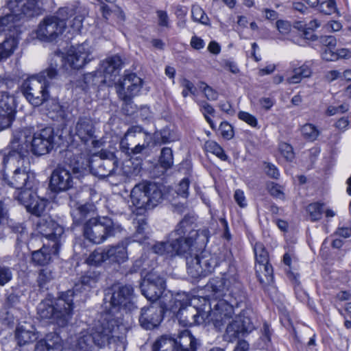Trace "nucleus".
I'll use <instances>...</instances> for the list:
<instances>
[{
	"label": "nucleus",
	"mask_w": 351,
	"mask_h": 351,
	"mask_svg": "<svg viewBox=\"0 0 351 351\" xmlns=\"http://www.w3.org/2000/svg\"><path fill=\"white\" fill-rule=\"evenodd\" d=\"M195 221L193 214L185 215L169 233L168 241L157 242L152 250L159 255L184 257L189 275L198 278L211 274L219 265V259L217 254L204 249L208 241V231L195 230Z\"/></svg>",
	"instance_id": "1"
},
{
	"label": "nucleus",
	"mask_w": 351,
	"mask_h": 351,
	"mask_svg": "<svg viewBox=\"0 0 351 351\" xmlns=\"http://www.w3.org/2000/svg\"><path fill=\"white\" fill-rule=\"evenodd\" d=\"M100 277V271L95 269H89L81 276L73 290L62 292L57 298L48 293L45 297V319H51L50 322L56 323L60 327L66 326L72 316L75 291H89L95 288Z\"/></svg>",
	"instance_id": "2"
},
{
	"label": "nucleus",
	"mask_w": 351,
	"mask_h": 351,
	"mask_svg": "<svg viewBox=\"0 0 351 351\" xmlns=\"http://www.w3.org/2000/svg\"><path fill=\"white\" fill-rule=\"evenodd\" d=\"M44 129L33 132L32 128H25L15 130L10 143L11 149L5 154L3 163L5 165L10 159H23L28 153V148L34 156L44 154Z\"/></svg>",
	"instance_id": "3"
},
{
	"label": "nucleus",
	"mask_w": 351,
	"mask_h": 351,
	"mask_svg": "<svg viewBox=\"0 0 351 351\" xmlns=\"http://www.w3.org/2000/svg\"><path fill=\"white\" fill-rule=\"evenodd\" d=\"M232 295H227L220 299L209 312H206L205 325L212 324L217 331H221L225 325L233 319L234 308H238L245 298L242 283L235 282Z\"/></svg>",
	"instance_id": "4"
},
{
	"label": "nucleus",
	"mask_w": 351,
	"mask_h": 351,
	"mask_svg": "<svg viewBox=\"0 0 351 351\" xmlns=\"http://www.w3.org/2000/svg\"><path fill=\"white\" fill-rule=\"evenodd\" d=\"M163 199L162 185L144 181L136 184L131 191L130 200L138 210H150L158 206Z\"/></svg>",
	"instance_id": "5"
},
{
	"label": "nucleus",
	"mask_w": 351,
	"mask_h": 351,
	"mask_svg": "<svg viewBox=\"0 0 351 351\" xmlns=\"http://www.w3.org/2000/svg\"><path fill=\"white\" fill-rule=\"evenodd\" d=\"M122 230L121 226L108 217H91L84 223L85 239L94 244H100L108 237H114Z\"/></svg>",
	"instance_id": "6"
},
{
	"label": "nucleus",
	"mask_w": 351,
	"mask_h": 351,
	"mask_svg": "<svg viewBox=\"0 0 351 351\" xmlns=\"http://www.w3.org/2000/svg\"><path fill=\"white\" fill-rule=\"evenodd\" d=\"M171 303L170 310L176 313L177 319L182 326L205 325L206 312L192 306L186 294L178 293L171 300Z\"/></svg>",
	"instance_id": "7"
},
{
	"label": "nucleus",
	"mask_w": 351,
	"mask_h": 351,
	"mask_svg": "<svg viewBox=\"0 0 351 351\" xmlns=\"http://www.w3.org/2000/svg\"><path fill=\"white\" fill-rule=\"evenodd\" d=\"M105 300H109L112 312L113 310L132 312L137 308L134 302V288L130 285H113L107 290Z\"/></svg>",
	"instance_id": "8"
},
{
	"label": "nucleus",
	"mask_w": 351,
	"mask_h": 351,
	"mask_svg": "<svg viewBox=\"0 0 351 351\" xmlns=\"http://www.w3.org/2000/svg\"><path fill=\"white\" fill-rule=\"evenodd\" d=\"M143 86V80L136 73L125 74L122 79L115 84L119 99L123 102V108H134L133 99L140 92Z\"/></svg>",
	"instance_id": "9"
},
{
	"label": "nucleus",
	"mask_w": 351,
	"mask_h": 351,
	"mask_svg": "<svg viewBox=\"0 0 351 351\" xmlns=\"http://www.w3.org/2000/svg\"><path fill=\"white\" fill-rule=\"evenodd\" d=\"M7 184L16 189L19 192L16 198L21 204L27 203V199L31 196L30 189L33 187L34 180V174L27 171L25 169L16 168L11 177H5Z\"/></svg>",
	"instance_id": "10"
},
{
	"label": "nucleus",
	"mask_w": 351,
	"mask_h": 351,
	"mask_svg": "<svg viewBox=\"0 0 351 351\" xmlns=\"http://www.w3.org/2000/svg\"><path fill=\"white\" fill-rule=\"evenodd\" d=\"M235 282L241 283L237 278V276L231 274L230 272L225 273L221 277H215L211 278L206 285V289L210 293L209 297L213 298L216 300L226 298L227 295L235 294L232 293L234 289Z\"/></svg>",
	"instance_id": "11"
},
{
	"label": "nucleus",
	"mask_w": 351,
	"mask_h": 351,
	"mask_svg": "<svg viewBox=\"0 0 351 351\" xmlns=\"http://www.w3.org/2000/svg\"><path fill=\"white\" fill-rule=\"evenodd\" d=\"M91 53L90 47L87 41L82 43L75 47L72 46L66 53V56L60 51L56 52L61 62L65 66L73 69H80L90 61L89 56Z\"/></svg>",
	"instance_id": "12"
},
{
	"label": "nucleus",
	"mask_w": 351,
	"mask_h": 351,
	"mask_svg": "<svg viewBox=\"0 0 351 351\" xmlns=\"http://www.w3.org/2000/svg\"><path fill=\"white\" fill-rule=\"evenodd\" d=\"M118 165V160L114 153L103 151L99 156L88 161L87 166L91 173L99 178H106L112 175Z\"/></svg>",
	"instance_id": "13"
},
{
	"label": "nucleus",
	"mask_w": 351,
	"mask_h": 351,
	"mask_svg": "<svg viewBox=\"0 0 351 351\" xmlns=\"http://www.w3.org/2000/svg\"><path fill=\"white\" fill-rule=\"evenodd\" d=\"M64 233V228L55 221L45 219V261L51 259V256L58 255L60 246V237Z\"/></svg>",
	"instance_id": "14"
},
{
	"label": "nucleus",
	"mask_w": 351,
	"mask_h": 351,
	"mask_svg": "<svg viewBox=\"0 0 351 351\" xmlns=\"http://www.w3.org/2000/svg\"><path fill=\"white\" fill-rule=\"evenodd\" d=\"M226 325V328L223 335V339L228 342H233L241 336L252 331L254 328L250 317L240 313Z\"/></svg>",
	"instance_id": "15"
},
{
	"label": "nucleus",
	"mask_w": 351,
	"mask_h": 351,
	"mask_svg": "<svg viewBox=\"0 0 351 351\" xmlns=\"http://www.w3.org/2000/svg\"><path fill=\"white\" fill-rule=\"evenodd\" d=\"M166 288L165 278L155 272L148 273L141 284L142 294L149 300H158Z\"/></svg>",
	"instance_id": "16"
},
{
	"label": "nucleus",
	"mask_w": 351,
	"mask_h": 351,
	"mask_svg": "<svg viewBox=\"0 0 351 351\" xmlns=\"http://www.w3.org/2000/svg\"><path fill=\"white\" fill-rule=\"evenodd\" d=\"M7 6L17 21L23 16L34 17L42 13L36 0H9Z\"/></svg>",
	"instance_id": "17"
},
{
	"label": "nucleus",
	"mask_w": 351,
	"mask_h": 351,
	"mask_svg": "<svg viewBox=\"0 0 351 351\" xmlns=\"http://www.w3.org/2000/svg\"><path fill=\"white\" fill-rule=\"evenodd\" d=\"M58 14L61 16L45 17V41L52 42L61 35L66 27V19L69 16V9L61 8Z\"/></svg>",
	"instance_id": "18"
},
{
	"label": "nucleus",
	"mask_w": 351,
	"mask_h": 351,
	"mask_svg": "<svg viewBox=\"0 0 351 351\" xmlns=\"http://www.w3.org/2000/svg\"><path fill=\"white\" fill-rule=\"evenodd\" d=\"M163 313V308L157 303L142 308L138 318L141 326L146 330L156 328L162 320Z\"/></svg>",
	"instance_id": "19"
},
{
	"label": "nucleus",
	"mask_w": 351,
	"mask_h": 351,
	"mask_svg": "<svg viewBox=\"0 0 351 351\" xmlns=\"http://www.w3.org/2000/svg\"><path fill=\"white\" fill-rule=\"evenodd\" d=\"M21 90L26 99L34 107L44 102V84L35 77L25 80Z\"/></svg>",
	"instance_id": "20"
},
{
	"label": "nucleus",
	"mask_w": 351,
	"mask_h": 351,
	"mask_svg": "<svg viewBox=\"0 0 351 351\" xmlns=\"http://www.w3.org/2000/svg\"><path fill=\"white\" fill-rule=\"evenodd\" d=\"M73 185L70 169L58 167L51 176L49 188L51 191L60 192L70 189Z\"/></svg>",
	"instance_id": "21"
},
{
	"label": "nucleus",
	"mask_w": 351,
	"mask_h": 351,
	"mask_svg": "<svg viewBox=\"0 0 351 351\" xmlns=\"http://www.w3.org/2000/svg\"><path fill=\"white\" fill-rule=\"evenodd\" d=\"M114 321L109 320L104 322L92 328L91 336L94 338V343L99 348H102L108 343L109 339L112 337V332L115 328ZM118 326L116 325V327Z\"/></svg>",
	"instance_id": "22"
},
{
	"label": "nucleus",
	"mask_w": 351,
	"mask_h": 351,
	"mask_svg": "<svg viewBox=\"0 0 351 351\" xmlns=\"http://www.w3.org/2000/svg\"><path fill=\"white\" fill-rule=\"evenodd\" d=\"M128 243L121 241L117 245L108 246L105 248L106 260L110 263H123L128 260Z\"/></svg>",
	"instance_id": "23"
},
{
	"label": "nucleus",
	"mask_w": 351,
	"mask_h": 351,
	"mask_svg": "<svg viewBox=\"0 0 351 351\" xmlns=\"http://www.w3.org/2000/svg\"><path fill=\"white\" fill-rule=\"evenodd\" d=\"M173 338L176 342V351H196L197 340L189 330H182L176 337Z\"/></svg>",
	"instance_id": "24"
},
{
	"label": "nucleus",
	"mask_w": 351,
	"mask_h": 351,
	"mask_svg": "<svg viewBox=\"0 0 351 351\" xmlns=\"http://www.w3.org/2000/svg\"><path fill=\"white\" fill-rule=\"evenodd\" d=\"M15 338L20 346L30 343L38 339L34 328L31 325L20 324L16 329Z\"/></svg>",
	"instance_id": "25"
},
{
	"label": "nucleus",
	"mask_w": 351,
	"mask_h": 351,
	"mask_svg": "<svg viewBox=\"0 0 351 351\" xmlns=\"http://www.w3.org/2000/svg\"><path fill=\"white\" fill-rule=\"evenodd\" d=\"M124 62L119 55H113L108 57L101 64L103 73L106 77L107 75L116 76L119 74Z\"/></svg>",
	"instance_id": "26"
},
{
	"label": "nucleus",
	"mask_w": 351,
	"mask_h": 351,
	"mask_svg": "<svg viewBox=\"0 0 351 351\" xmlns=\"http://www.w3.org/2000/svg\"><path fill=\"white\" fill-rule=\"evenodd\" d=\"M95 130L92 121L88 119H80L76 125V134L86 144L93 138Z\"/></svg>",
	"instance_id": "27"
},
{
	"label": "nucleus",
	"mask_w": 351,
	"mask_h": 351,
	"mask_svg": "<svg viewBox=\"0 0 351 351\" xmlns=\"http://www.w3.org/2000/svg\"><path fill=\"white\" fill-rule=\"evenodd\" d=\"M93 208L94 205L90 203L78 206L71 214L73 223L76 225L82 223L91 213L94 212Z\"/></svg>",
	"instance_id": "28"
},
{
	"label": "nucleus",
	"mask_w": 351,
	"mask_h": 351,
	"mask_svg": "<svg viewBox=\"0 0 351 351\" xmlns=\"http://www.w3.org/2000/svg\"><path fill=\"white\" fill-rule=\"evenodd\" d=\"M175 343L172 337L162 335L153 344L152 351H176Z\"/></svg>",
	"instance_id": "29"
},
{
	"label": "nucleus",
	"mask_w": 351,
	"mask_h": 351,
	"mask_svg": "<svg viewBox=\"0 0 351 351\" xmlns=\"http://www.w3.org/2000/svg\"><path fill=\"white\" fill-rule=\"evenodd\" d=\"M105 77L102 75L101 71H94L84 75L83 82L84 85H82L84 90L90 87L99 86L105 82Z\"/></svg>",
	"instance_id": "30"
},
{
	"label": "nucleus",
	"mask_w": 351,
	"mask_h": 351,
	"mask_svg": "<svg viewBox=\"0 0 351 351\" xmlns=\"http://www.w3.org/2000/svg\"><path fill=\"white\" fill-rule=\"evenodd\" d=\"M178 139L179 137L176 132L170 130L168 127L154 133V141L156 144H167L171 142H174Z\"/></svg>",
	"instance_id": "31"
},
{
	"label": "nucleus",
	"mask_w": 351,
	"mask_h": 351,
	"mask_svg": "<svg viewBox=\"0 0 351 351\" xmlns=\"http://www.w3.org/2000/svg\"><path fill=\"white\" fill-rule=\"evenodd\" d=\"M312 73L311 69L306 64H303L293 70V75L287 78L288 84H297L301 82L303 78L308 77Z\"/></svg>",
	"instance_id": "32"
},
{
	"label": "nucleus",
	"mask_w": 351,
	"mask_h": 351,
	"mask_svg": "<svg viewBox=\"0 0 351 351\" xmlns=\"http://www.w3.org/2000/svg\"><path fill=\"white\" fill-rule=\"evenodd\" d=\"M95 343L90 332H82L77 340L76 348L79 351H93Z\"/></svg>",
	"instance_id": "33"
},
{
	"label": "nucleus",
	"mask_w": 351,
	"mask_h": 351,
	"mask_svg": "<svg viewBox=\"0 0 351 351\" xmlns=\"http://www.w3.org/2000/svg\"><path fill=\"white\" fill-rule=\"evenodd\" d=\"M16 47L17 42L14 38L6 39L3 43H0V60L11 56Z\"/></svg>",
	"instance_id": "34"
},
{
	"label": "nucleus",
	"mask_w": 351,
	"mask_h": 351,
	"mask_svg": "<svg viewBox=\"0 0 351 351\" xmlns=\"http://www.w3.org/2000/svg\"><path fill=\"white\" fill-rule=\"evenodd\" d=\"M205 149L207 152L215 154L223 161H228L229 159V157L225 153L223 149L215 141H206L205 143Z\"/></svg>",
	"instance_id": "35"
},
{
	"label": "nucleus",
	"mask_w": 351,
	"mask_h": 351,
	"mask_svg": "<svg viewBox=\"0 0 351 351\" xmlns=\"http://www.w3.org/2000/svg\"><path fill=\"white\" fill-rule=\"evenodd\" d=\"M324 211V204L320 202H314L308 204L306 207V212L309 215L312 221L319 220Z\"/></svg>",
	"instance_id": "36"
},
{
	"label": "nucleus",
	"mask_w": 351,
	"mask_h": 351,
	"mask_svg": "<svg viewBox=\"0 0 351 351\" xmlns=\"http://www.w3.org/2000/svg\"><path fill=\"white\" fill-rule=\"evenodd\" d=\"M45 134H49L47 138L45 137V142L47 143L45 145V150L47 153H49L55 147H58L60 136H54L53 130L50 127H45Z\"/></svg>",
	"instance_id": "37"
},
{
	"label": "nucleus",
	"mask_w": 351,
	"mask_h": 351,
	"mask_svg": "<svg viewBox=\"0 0 351 351\" xmlns=\"http://www.w3.org/2000/svg\"><path fill=\"white\" fill-rule=\"evenodd\" d=\"M159 163L164 169L171 168L173 163V152L171 148L164 147L162 149L159 157Z\"/></svg>",
	"instance_id": "38"
},
{
	"label": "nucleus",
	"mask_w": 351,
	"mask_h": 351,
	"mask_svg": "<svg viewBox=\"0 0 351 351\" xmlns=\"http://www.w3.org/2000/svg\"><path fill=\"white\" fill-rule=\"evenodd\" d=\"M17 21L15 20V17L12 15V13L10 11L5 16L0 17V35L5 34L7 32H10L14 26V23Z\"/></svg>",
	"instance_id": "39"
},
{
	"label": "nucleus",
	"mask_w": 351,
	"mask_h": 351,
	"mask_svg": "<svg viewBox=\"0 0 351 351\" xmlns=\"http://www.w3.org/2000/svg\"><path fill=\"white\" fill-rule=\"evenodd\" d=\"M8 224L15 232H23L24 228L21 224L14 225L11 220L8 219L7 211L3 208L2 202L0 201V226Z\"/></svg>",
	"instance_id": "40"
},
{
	"label": "nucleus",
	"mask_w": 351,
	"mask_h": 351,
	"mask_svg": "<svg viewBox=\"0 0 351 351\" xmlns=\"http://www.w3.org/2000/svg\"><path fill=\"white\" fill-rule=\"evenodd\" d=\"M301 132L303 137L308 141H314L319 134L317 128L311 123L304 124L301 128Z\"/></svg>",
	"instance_id": "41"
},
{
	"label": "nucleus",
	"mask_w": 351,
	"mask_h": 351,
	"mask_svg": "<svg viewBox=\"0 0 351 351\" xmlns=\"http://www.w3.org/2000/svg\"><path fill=\"white\" fill-rule=\"evenodd\" d=\"M254 251L256 261L258 264L267 263L269 255L263 243H256L254 246Z\"/></svg>",
	"instance_id": "42"
},
{
	"label": "nucleus",
	"mask_w": 351,
	"mask_h": 351,
	"mask_svg": "<svg viewBox=\"0 0 351 351\" xmlns=\"http://www.w3.org/2000/svg\"><path fill=\"white\" fill-rule=\"evenodd\" d=\"M16 111H0V132L8 128L15 119Z\"/></svg>",
	"instance_id": "43"
},
{
	"label": "nucleus",
	"mask_w": 351,
	"mask_h": 351,
	"mask_svg": "<svg viewBox=\"0 0 351 351\" xmlns=\"http://www.w3.org/2000/svg\"><path fill=\"white\" fill-rule=\"evenodd\" d=\"M51 335L45 336V350L47 351H62V346L58 336L53 337V339H49Z\"/></svg>",
	"instance_id": "44"
},
{
	"label": "nucleus",
	"mask_w": 351,
	"mask_h": 351,
	"mask_svg": "<svg viewBox=\"0 0 351 351\" xmlns=\"http://www.w3.org/2000/svg\"><path fill=\"white\" fill-rule=\"evenodd\" d=\"M105 261H107V260H106L105 249L101 252L95 250L86 259L87 264L90 265H98Z\"/></svg>",
	"instance_id": "45"
},
{
	"label": "nucleus",
	"mask_w": 351,
	"mask_h": 351,
	"mask_svg": "<svg viewBox=\"0 0 351 351\" xmlns=\"http://www.w3.org/2000/svg\"><path fill=\"white\" fill-rule=\"evenodd\" d=\"M192 19L193 21L206 25L208 18L206 15L204 11L199 5H193L191 8Z\"/></svg>",
	"instance_id": "46"
},
{
	"label": "nucleus",
	"mask_w": 351,
	"mask_h": 351,
	"mask_svg": "<svg viewBox=\"0 0 351 351\" xmlns=\"http://www.w3.org/2000/svg\"><path fill=\"white\" fill-rule=\"evenodd\" d=\"M13 272L10 267L0 266V286H4L12 280Z\"/></svg>",
	"instance_id": "47"
},
{
	"label": "nucleus",
	"mask_w": 351,
	"mask_h": 351,
	"mask_svg": "<svg viewBox=\"0 0 351 351\" xmlns=\"http://www.w3.org/2000/svg\"><path fill=\"white\" fill-rule=\"evenodd\" d=\"M219 130L221 136L227 140H230L234 137L233 127L226 121L220 123Z\"/></svg>",
	"instance_id": "48"
},
{
	"label": "nucleus",
	"mask_w": 351,
	"mask_h": 351,
	"mask_svg": "<svg viewBox=\"0 0 351 351\" xmlns=\"http://www.w3.org/2000/svg\"><path fill=\"white\" fill-rule=\"evenodd\" d=\"M319 10L325 14H331L336 10L335 0H326L318 5Z\"/></svg>",
	"instance_id": "49"
},
{
	"label": "nucleus",
	"mask_w": 351,
	"mask_h": 351,
	"mask_svg": "<svg viewBox=\"0 0 351 351\" xmlns=\"http://www.w3.org/2000/svg\"><path fill=\"white\" fill-rule=\"evenodd\" d=\"M279 150L287 160L292 161L294 158V153L291 145L287 143H282L279 145Z\"/></svg>",
	"instance_id": "50"
},
{
	"label": "nucleus",
	"mask_w": 351,
	"mask_h": 351,
	"mask_svg": "<svg viewBox=\"0 0 351 351\" xmlns=\"http://www.w3.org/2000/svg\"><path fill=\"white\" fill-rule=\"evenodd\" d=\"M180 85L183 88V90L182 92V95L184 97H186L189 95V93L194 95L196 88L194 84L186 78H182L180 80Z\"/></svg>",
	"instance_id": "51"
},
{
	"label": "nucleus",
	"mask_w": 351,
	"mask_h": 351,
	"mask_svg": "<svg viewBox=\"0 0 351 351\" xmlns=\"http://www.w3.org/2000/svg\"><path fill=\"white\" fill-rule=\"evenodd\" d=\"M261 265H263L265 270V280L262 278L261 277L259 278V281L263 285H269L271 282H273V268L271 265L267 263L261 264Z\"/></svg>",
	"instance_id": "52"
},
{
	"label": "nucleus",
	"mask_w": 351,
	"mask_h": 351,
	"mask_svg": "<svg viewBox=\"0 0 351 351\" xmlns=\"http://www.w3.org/2000/svg\"><path fill=\"white\" fill-rule=\"evenodd\" d=\"M138 225L136 226V230L134 234V237L136 238L134 240L138 241V242H141L145 240L147 237L145 234V226H147V223L143 220H138L137 222Z\"/></svg>",
	"instance_id": "53"
},
{
	"label": "nucleus",
	"mask_w": 351,
	"mask_h": 351,
	"mask_svg": "<svg viewBox=\"0 0 351 351\" xmlns=\"http://www.w3.org/2000/svg\"><path fill=\"white\" fill-rule=\"evenodd\" d=\"M238 117L241 120L245 121L252 127L255 128L258 125L256 118L246 111H239Z\"/></svg>",
	"instance_id": "54"
},
{
	"label": "nucleus",
	"mask_w": 351,
	"mask_h": 351,
	"mask_svg": "<svg viewBox=\"0 0 351 351\" xmlns=\"http://www.w3.org/2000/svg\"><path fill=\"white\" fill-rule=\"evenodd\" d=\"M14 98L10 96H3L0 100V110H16L14 106Z\"/></svg>",
	"instance_id": "55"
},
{
	"label": "nucleus",
	"mask_w": 351,
	"mask_h": 351,
	"mask_svg": "<svg viewBox=\"0 0 351 351\" xmlns=\"http://www.w3.org/2000/svg\"><path fill=\"white\" fill-rule=\"evenodd\" d=\"M189 180L187 178H184L179 184L176 193L178 195L186 198L189 195Z\"/></svg>",
	"instance_id": "56"
},
{
	"label": "nucleus",
	"mask_w": 351,
	"mask_h": 351,
	"mask_svg": "<svg viewBox=\"0 0 351 351\" xmlns=\"http://www.w3.org/2000/svg\"><path fill=\"white\" fill-rule=\"evenodd\" d=\"M8 308L5 307L0 313V320L5 325H10L14 323V317L12 312L9 311Z\"/></svg>",
	"instance_id": "57"
},
{
	"label": "nucleus",
	"mask_w": 351,
	"mask_h": 351,
	"mask_svg": "<svg viewBox=\"0 0 351 351\" xmlns=\"http://www.w3.org/2000/svg\"><path fill=\"white\" fill-rule=\"evenodd\" d=\"M317 40L319 43L323 45V48L335 47L337 45V40L332 36H322Z\"/></svg>",
	"instance_id": "58"
},
{
	"label": "nucleus",
	"mask_w": 351,
	"mask_h": 351,
	"mask_svg": "<svg viewBox=\"0 0 351 351\" xmlns=\"http://www.w3.org/2000/svg\"><path fill=\"white\" fill-rule=\"evenodd\" d=\"M269 192L271 196L276 198L280 199H285V194L281 190V186L278 184L271 183V185L269 189Z\"/></svg>",
	"instance_id": "59"
},
{
	"label": "nucleus",
	"mask_w": 351,
	"mask_h": 351,
	"mask_svg": "<svg viewBox=\"0 0 351 351\" xmlns=\"http://www.w3.org/2000/svg\"><path fill=\"white\" fill-rule=\"evenodd\" d=\"M200 88H202L205 96L209 100H216L218 97V93L214 89L207 84L202 83Z\"/></svg>",
	"instance_id": "60"
},
{
	"label": "nucleus",
	"mask_w": 351,
	"mask_h": 351,
	"mask_svg": "<svg viewBox=\"0 0 351 351\" xmlns=\"http://www.w3.org/2000/svg\"><path fill=\"white\" fill-rule=\"evenodd\" d=\"M44 245L39 250L32 253V262L35 265L43 266L44 264V252L43 249Z\"/></svg>",
	"instance_id": "61"
},
{
	"label": "nucleus",
	"mask_w": 351,
	"mask_h": 351,
	"mask_svg": "<svg viewBox=\"0 0 351 351\" xmlns=\"http://www.w3.org/2000/svg\"><path fill=\"white\" fill-rule=\"evenodd\" d=\"M19 302V297L14 293H8L6 294L5 300V307L11 308L16 305Z\"/></svg>",
	"instance_id": "62"
},
{
	"label": "nucleus",
	"mask_w": 351,
	"mask_h": 351,
	"mask_svg": "<svg viewBox=\"0 0 351 351\" xmlns=\"http://www.w3.org/2000/svg\"><path fill=\"white\" fill-rule=\"evenodd\" d=\"M265 165L266 174L271 178L278 179L280 176V173L276 167L269 162H265Z\"/></svg>",
	"instance_id": "63"
},
{
	"label": "nucleus",
	"mask_w": 351,
	"mask_h": 351,
	"mask_svg": "<svg viewBox=\"0 0 351 351\" xmlns=\"http://www.w3.org/2000/svg\"><path fill=\"white\" fill-rule=\"evenodd\" d=\"M334 47L323 48L322 49V58L326 61H335L337 60V55L335 51H333Z\"/></svg>",
	"instance_id": "64"
}]
</instances>
